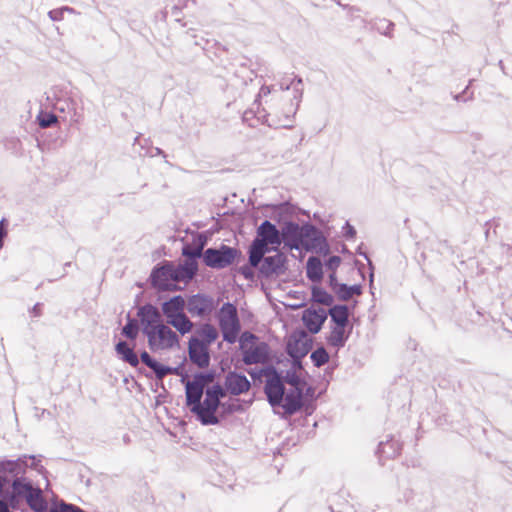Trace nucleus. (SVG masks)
<instances>
[{
	"instance_id": "34",
	"label": "nucleus",
	"mask_w": 512,
	"mask_h": 512,
	"mask_svg": "<svg viewBox=\"0 0 512 512\" xmlns=\"http://www.w3.org/2000/svg\"><path fill=\"white\" fill-rule=\"evenodd\" d=\"M311 300L315 303L322 304L325 306H331L334 302L333 296L330 293H328L325 289L319 286H312Z\"/></svg>"
},
{
	"instance_id": "40",
	"label": "nucleus",
	"mask_w": 512,
	"mask_h": 512,
	"mask_svg": "<svg viewBox=\"0 0 512 512\" xmlns=\"http://www.w3.org/2000/svg\"><path fill=\"white\" fill-rule=\"evenodd\" d=\"M283 384L287 383L293 386V389L303 388L305 385V381H303L297 374L295 370H287L285 376H282Z\"/></svg>"
},
{
	"instance_id": "5",
	"label": "nucleus",
	"mask_w": 512,
	"mask_h": 512,
	"mask_svg": "<svg viewBox=\"0 0 512 512\" xmlns=\"http://www.w3.org/2000/svg\"><path fill=\"white\" fill-rule=\"evenodd\" d=\"M226 395L227 391L225 387H222L219 383L205 389V399L199 418L202 425H216L219 423L216 412L221 405V398H224Z\"/></svg>"
},
{
	"instance_id": "44",
	"label": "nucleus",
	"mask_w": 512,
	"mask_h": 512,
	"mask_svg": "<svg viewBox=\"0 0 512 512\" xmlns=\"http://www.w3.org/2000/svg\"><path fill=\"white\" fill-rule=\"evenodd\" d=\"M73 13L74 9L68 6H64L58 9H53L48 12V16L52 21H61L64 18V13Z\"/></svg>"
},
{
	"instance_id": "15",
	"label": "nucleus",
	"mask_w": 512,
	"mask_h": 512,
	"mask_svg": "<svg viewBox=\"0 0 512 512\" xmlns=\"http://www.w3.org/2000/svg\"><path fill=\"white\" fill-rule=\"evenodd\" d=\"M137 316L142 326V333L145 336L154 330L157 325L163 324L161 312L151 303L140 306L137 311Z\"/></svg>"
},
{
	"instance_id": "37",
	"label": "nucleus",
	"mask_w": 512,
	"mask_h": 512,
	"mask_svg": "<svg viewBox=\"0 0 512 512\" xmlns=\"http://www.w3.org/2000/svg\"><path fill=\"white\" fill-rule=\"evenodd\" d=\"M362 293L361 285H352L348 286L346 284H341L339 286L336 295L341 301H348L353 295H360Z\"/></svg>"
},
{
	"instance_id": "28",
	"label": "nucleus",
	"mask_w": 512,
	"mask_h": 512,
	"mask_svg": "<svg viewBox=\"0 0 512 512\" xmlns=\"http://www.w3.org/2000/svg\"><path fill=\"white\" fill-rule=\"evenodd\" d=\"M306 276L313 283H320L323 279V264L320 258L311 256L306 262Z\"/></svg>"
},
{
	"instance_id": "18",
	"label": "nucleus",
	"mask_w": 512,
	"mask_h": 512,
	"mask_svg": "<svg viewBox=\"0 0 512 512\" xmlns=\"http://www.w3.org/2000/svg\"><path fill=\"white\" fill-rule=\"evenodd\" d=\"M312 348V340L302 331L299 337L292 335L287 342L286 352L291 358H304Z\"/></svg>"
},
{
	"instance_id": "6",
	"label": "nucleus",
	"mask_w": 512,
	"mask_h": 512,
	"mask_svg": "<svg viewBox=\"0 0 512 512\" xmlns=\"http://www.w3.org/2000/svg\"><path fill=\"white\" fill-rule=\"evenodd\" d=\"M218 322L223 340L235 343L241 329L236 306L230 302L224 303L218 312Z\"/></svg>"
},
{
	"instance_id": "60",
	"label": "nucleus",
	"mask_w": 512,
	"mask_h": 512,
	"mask_svg": "<svg viewBox=\"0 0 512 512\" xmlns=\"http://www.w3.org/2000/svg\"><path fill=\"white\" fill-rule=\"evenodd\" d=\"M302 358H292V369L291 370H298L302 369Z\"/></svg>"
},
{
	"instance_id": "52",
	"label": "nucleus",
	"mask_w": 512,
	"mask_h": 512,
	"mask_svg": "<svg viewBox=\"0 0 512 512\" xmlns=\"http://www.w3.org/2000/svg\"><path fill=\"white\" fill-rule=\"evenodd\" d=\"M20 499L14 492L11 491V493L8 495V502L9 508H17L20 502Z\"/></svg>"
},
{
	"instance_id": "42",
	"label": "nucleus",
	"mask_w": 512,
	"mask_h": 512,
	"mask_svg": "<svg viewBox=\"0 0 512 512\" xmlns=\"http://www.w3.org/2000/svg\"><path fill=\"white\" fill-rule=\"evenodd\" d=\"M37 120L41 128L51 127L58 121L57 116L55 114L42 112L37 116Z\"/></svg>"
},
{
	"instance_id": "64",
	"label": "nucleus",
	"mask_w": 512,
	"mask_h": 512,
	"mask_svg": "<svg viewBox=\"0 0 512 512\" xmlns=\"http://www.w3.org/2000/svg\"><path fill=\"white\" fill-rule=\"evenodd\" d=\"M0 512H10L9 505L4 500H0Z\"/></svg>"
},
{
	"instance_id": "27",
	"label": "nucleus",
	"mask_w": 512,
	"mask_h": 512,
	"mask_svg": "<svg viewBox=\"0 0 512 512\" xmlns=\"http://www.w3.org/2000/svg\"><path fill=\"white\" fill-rule=\"evenodd\" d=\"M115 351L118 357L125 363H128L132 367H137L139 365V357L131 348L126 341H119L115 345Z\"/></svg>"
},
{
	"instance_id": "35",
	"label": "nucleus",
	"mask_w": 512,
	"mask_h": 512,
	"mask_svg": "<svg viewBox=\"0 0 512 512\" xmlns=\"http://www.w3.org/2000/svg\"><path fill=\"white\" fill-rule=\"evenodd\" d=\"M203 247L204 242L199 243L198 245L184 244L182 248V255L186 257L185 260L198 263L197 259L203 258Z\"/></svg>"
},
{
	"instance_id": "21",
	"label": "nucleus",
	"mask_w": 512,
	"mask_h": 512,
	"mask_svg": "<svg viewBox=\"0 0 512 512\" xmlns=\"http://www.w3.org/2000/svg\"><path fill=\"white\" fill-rule=\"evenodd\" d=\"M305 228L301 226H282L281 243L290 249L303 248Z\"/></svg>"
},
{
	"instance_id": "10",
	"label": "nucleus",
	"mask_w": 512,
	"mask_h": 512,
	"mask_svg": "<svg viewBox=\"0 0 512 512\" xmlns=\"http://www.w3.org/2000/svg\"><path fill=\"white\" fill-rule=\"evenodd\" d=\"M150 282L160 292L178 290L179 287L174 282L173 262L163 261L155 266L150 274Z\"/></svg>"
},
{
	"instance_id": "46",
	"label": "nucleus",
	"mask_w": 512,
	"mask_h": 512,
	"mask_svg": "<svg viewBox=\"0 0 512 512\" xmlns=\"http://www.w3.org/2000/svg\"><path fill=\"white\" fill-rule=\"evenodd\" d=\"M342 262V259L338 255H333L329 257V259L325 262V267L327 270L331 271V273H336L337 269L339 268L340 264Z\"/></svg>"
},
{
	"instance_id": "14",
	"label": "nucleus",
	"mask_w": 512,
	"mask_h": 512,
	"mask_svg": "<svg viewBox=\"0 0 512 512\" xmlns=\"http://www.w3.org/2000/svg\"><path fill=\"white\" fill-rule=\"evenodd\" d=\"M305 228L303 248L306 251H315L316 253L328 255L329 245L325 236L317 229V226H301Z\"/></svg>"
},
{
	"instance_id": "17",
	"label": "nucleus",
	"mask_w": 512,
	"mask_h": 512,
	"mask_svg": "<svg viewBox=\"0 0 512 512\" xmlns=\"http://www.w3.org/2000/svg\"><path fill=\"white\" fill-rule=\"evenodd\" d=\"M224 387L231 395L238 396L247 393L251 388V383L244 374L229 371L225 375Z\"/></svg>"
},
{
	"instance_id": "33",
	"label": "nucleus",
	"mask_w": 512,
	"mask_h": 512,
	"mask_svg": "<svg viewBox=\"0 0 512 512\" xmlns=\"http://www.w3.org/2000/svg\"><path fill=\"white\" fill-rule=\"evenodd\" d=\"M167 324L173 326L181 335L189 333L193 327V323L184 312L168 320Z\"/></svg>"
},
{
	"instance_id": "24",
	"label": "nucleus",
	"mask_w": 512,
	"mask_h": 512,
	"mask_svg": "<svg viewBox=\"0 0 512 512\" xmlns=\"http://www.w3.org/2000/svg\"><path fill=\"white\" fill-rule=\"evenodd\" d=\"M174 282L189 283L198 272V263L184 260L177 266L173 263Z\"/></svg>"
},
{
	"instance_id": "8",
	"label": "nucleus",
	"mask_w": 512,
	"mask_h": 512,
	"mask_svg": "<svg viewBox=\"0 0 512 512\" xmlns=\"http://www.w3.org/2000/svg\"><path fill=\"white\" fill-rule=\"evenodd\" d=\"M149 349L153 352L169 350L179 345V336L166 324L157 325L146 335Z\"/></svg>"
},
{
	"instance_id": "48",
	"label": "nucleus",
	"mask_w": 512,
	"mask_h": 512,
	"mask_svg": "<svg viewBox=\"0 0 512 512\" xmlns=\"http://www.w3.org/2000/svg\"><path fill=\"white\" fill-rule=\"evenodd\" d=\"M394 23L386 20L381 19L379 20V23L376 26V29L383 33L384 35H389L390 31L393 29Z\"/></svg>"
},
{
	"instance_id": "26",
	"label": "nucleus",
	"mask_w": 512,
	"mask_h": 512,
	"mask_svg": "<svg viewBox=\"0 0 512 512\" xmlns=\"http://www.w3.org/2000/svg\"><path fill=\"white\" fill-rule=\"evenodd\" d=\"M400 450L401 444L393 437H390L386 441H381L379 443L376 454L379 457L380 463L383 464V460L393 459L398 456Z\"/></svg>"
},
{
	"instance_id": "1",
	"label": "nucleus",
	"mask_w": 512,
	"mask_h": 512,
	"mask_svg": "<svg viewBox=\"0 0 512 512\" xmlns=\"http://www.w3.org/2000/svg\"><path fill=\"white\" fill-rule=\"evenodd\" d=\"M254 224L263 218L260 224H310L311 217L308 211L299 208L290 201L279 204H263L251 215Z\"/></svg>"
},
{
	"instance_id": "62",
	"label": "nucleus",
	"mask_w": 512,
	"mask_h": 512,
	"mask_svg": "<svg viewBox=\"0 0 512 512\" xmlns=\"http://www.w3.org/2000/svg\"><path fill=\"white\" fill-rule=\"evenodd\" d=\"M271 92V88L268 86H262L258 94L259 97L267 96Z\"/></svg>"
},
{
	"instance_id": "23",
	"label": "nucleus",
	"mask_w": 512,
	"mask_h": 512,
	"mask_svg": "<svg viewBox=\"0 0 512 512\" xmlns=\"http://www.w3.org/2000/svg\"><path fill=\"white\" fill-rule=\"evenodd\" d=\"M280 406L289 416L298 412L303 406V388L291 389L285 393Z\"/></svg>"
},
{
	"instance_id": "19",
	"label": "nucleus",
	"mask_w": 512,
	"mask_h": 512,
	"mask_svg": "<svg viewBox=\"0 0 512 512\" xmlns=\"http://www.w3.org/2000/svg\"><path fill=\"white\" fill-rule=\"evenodd\" d=\"M326 319L327 312L322 308L317 310L310 307L303 311L302 321L307 330L312 334H316L321 330Z\"/></svg>"
},
{
	"instance_id": "32",
	"label": "nucleus",
	"mask_w": 512,
	"mask_h": 512,
	"mask_svg": "<svg viewBox=\"0 0 512 512\" xmlns=\"http://www.w3.org/2000/svg\"><path fill=\"white\" fill-rule=\"evenodd\" d=\"M346 327L334 326L331 329L330 335L327 337V342L330 346L341 348L345 346L348 335L345 333Z\"/></svg>"
},
{
	"instance_id": "13",
	"label": "nucleus",
	"mask_w": 512,
	"mask_h": 512,
	"mask_svg": "<svg viewBox=\"0 0 512 512\" xmlns=\"http://www.w3.org/2000/svg\"><path fill=\"white\" fill-rule=\"evenodd\" d=\"M286 256L278 252L272 256H263L262 261L258 265L259 275L261 278L269 279L273 275L279 276L286 271Z\"/></svg>"
},
{
	"instance_id": "29",
	"label": "nucleus",
	"mask_w": 512,
	"mask_h": 512,
	"mask_svg": "<svg viewBox=\"0 0 512 512\" xmlns=\"http://www.w3.org/2000/svg\"><path fill=\"white\" fill-rule=\"evenodd\" d=\"M27 505L35 512H47V501L43 497L42 490L39 487L34 489L26 497Z\"/></svg>"
},
{
	"instance_id": "2",
	"label": "nucleus",
	"mask_w": 512,
	"mask_h": 512,
	"mask_svg": "<svg viewBox=\"0 0 512 512\" xmlns=\"http://www.w3.org/2000/svg\"><path fill=\"white\" fill-rule=\"evenodd\" d=\"M281 244V234L277 226H258L256 237L248 250V261L251 266L258 267L263 256L272 250H277Z\"/></svg>"
},
{
	"instance_id": "45",
	"label": "nucleus",
	"mask_w": 512,
	"mask_h": 512,
	"mask_svg": "<svg viewBox=\"0 0 512 512\" xmlns=\"http://www.w3.org/2000/svg\"><path fill=\"white\" fill-rule=\"evenodd\" d=\"M302 78L300 77H297L295 76L293 79H292V85H293V89H294V92H295V95H294V98L297 100V104H296V107L295 109L297 110V107L299 105V102L302 98V94H303V89H302ZM292 106L294 108V106L292 104L289 105V107Z\"/></svg>"
},
{
	"instance_id": "61",
	"label": "nucleus",
	"mask_w": 512,
	"mask_h": 512,
	"mask_svg": "<svg viewBox=\"0 0 512 512\" xmlns=\"http://www.w3.org/2000/svg\"><path fill=\"white\" fill-rule=\"evenodd\" d=\"M6 236H7L6 226H0V249L3 246V241H4Z\"/></svg>"
},
{
	"instance_id": "50",
	"label": "nucleus",
	"mask_w": 512,
	"mask_h": 512,
	"mask_svg": "<svg viewBox=\"0 0 512 512\" xmlns=\"http://www.w3.org/2000/svg\"><path fill=\"white\" fill-rule=\"evenodd\" d=\"M329 286L333 290V292L336 294L338 291L339 286H341L342 283H339L337 280L336 273H330L328 277Z\"/></svg>"
},
{
	"instance_id": "3",
	"label": "nucleus",
	"mask_w": 512,
	"mask_h": 512,
	"mask_svg": "<svg viewBox=\"0 0 512 512\" xmlns=\"http://www.w3.org/2000/svg\"><path fill=\"white\" fill-rule=\"evenodd\" d=\"M41 458V455H23L16 460H2L0 461V474L3 475V480L6 482L26 478L25 474L29 467L43 474L46 470L41 465Z\"/></svg>"
},
{
	"instance_id": "11",
	"label": "nucleus",
	"mask_w": 512,
	"mask_h": 512,
	"mask_svg": "<svg viewBox=\"0 0 512 512\" xmlns=\"http://www.w3.org/2000/svg\"><path fill=\"white\" fill-rule=\"evenodd\" d=\"M217 302L211 295L197 293L191 295L186 302V309L193 317L205 318L215 310Z\"/></svg>"
},
{
	"instance_id": "20",
	"label": "nucleus",
	"mask_w": 512,
	"mask_h": 512,
	"mask_svg": "<svg viewBox=\"0 0 512 512\" xmlns=\"http://www.w3.org/2000/svg\"><path fill=\"white\" fill-rule=\"evenodd\" d=\"M242 361L246 365L267 363L269 361V345L266 342H260L254 347L245 349Z\"/></svg>"
},
{
	"instance_id": "59",
	"label": "nucleus",
	"mask_w": 512,
	"mask_h": 512,
	"mask_svg": "<svg viewBox=\"0 0 512 512\" xmlns=\"http://www.w3.org/2000/svg\"><path fill=\"white\" fill-rule=\"evenodd\" d=\"M169 370L168 371V375L171 374V375H178V376H184L185 374L183 373L181 367H170L169 366Z\"/></svg>"
},
{
	"instance_id": "63",
	"label": "nucleus",
	"mask_w": 512,
	"mask_h": 512,
	"mask_svg": "<svg viewBox=\"0 0 512 512\" xmlns=\"http://www.w3.org/2000/svg\"><path fill=\"white\" fill-rule=\"evenodd\" d=\"M280 85V89L283 90V91H287L290 89V86L292 85V80L290 82H287V81H281L279 83Z\"/></svg>"
},
{
	"instance_id": "31",
	"label": "nucleus",
	"mask_w": 512,
	"mask_h": 512,
	"mask_svg": "<svg viewBox=\"0 0 512 512\" xmlns=\"http://www.w3.org/2000/svg\"><path fill=\"white\" fill-rule=\"evenodd\" d=\"M11 489L19 498L26 499L27 495L34 489V486L28 478H20L12 480Z\"/></svg>"
},
{
	"instance_id": "56",
	"label": "nucleus",
	"mask_w": 512,
	"mask_h": 512,
	"mask_svg": "<svg viewBox=\"0 0 512 512\" xmlns=\"http://www.w3.org/2000/svg\"><path fill=\"white\" fill-rule=\"evenodd\" d=\"M247 373L252 377L253 380H260L263 377L262 369H248Z\"/></svg>"
},
{
	"instance_id": "25",
	"label": "nucleus",
	"mask_w": 512,
	"mask_h": 512,
	"mask_svg": "<svg viewBox=\"0 0 512 512\" xmlns=\"http://www.w3.org/2000/svg\"><path fill=\"white\" fill-rule=\"evenodd\" d=\"M186 307V301L183 296L176 295L170 298L169 300L162 303L161 309L162 313L166 316L167 321L173 317H177L178 315L184 312Z\"/></svg>"
},
{
	"instance_id": "47",
	"label": "nucleus",
	"mask_w": 512,
	"mask_h": 512,
	"mask_svg": "<svg viewBox=\"0 0 512 512\" xmlns=\"http://www.w3.org/2000/svg\"><path fill=\"white\" fill-rule=\"evenodd\" d=\"M261 369L263 372V376H265L267 379L277 380V379L282 378L281 373L273 365L265 366Z\"/></svg>"
},
{
	"instance_id": "49",
	"label": "nucleus",
	"mask_w": 512,
	"mask_h": 512,
	"mask_svg": "<svg viewBox=\"0 0 512 512\" xmlns=\"http://www.w3.org/2000/svg\"><path fill=\"white\" fill-rule=\"evenodd\" d=\"M252 268H254V267L251 266L250 264L244 265V266L240 267L239 272L243 275V277L246 280H253L254 272H253Z\"/></svg>"
},
{
	"instance_id": "57",
	"label": "nucleus",
	"mask_w": 512,
	"mask_h": 512,
	"mask_svg": "<svg viewBox=\"0 0 512 512\" xmlns=\"http://www.w3.org/2000/svg\"><path fill=\"white\" fill-rule=\"evenodd\" d=\"M257 339V337L251 333V332H244L242 335H241V338H240V342H241V348H243V342L244 341H252V340H255Z\"/></svg>"
},
{
	"instance_id": "36",
	"label": "nucleus",
	"mask_w": 512,
	"mask_h": 512,
	"mask_svg": "<svg viewBox=\"0 0 512 512\" xmlns=\"http://www.w3.org/2000/svg\"><path fill=\"white\" fill-rule=\"evenodd\" d=\"M199 334L202 337V339H200V342H202V344L207 347H209L218 338L217 329L209 323H205L202 325Z\"/></svg>"
},
{
	"instance_id": "51",
	"label": "nucleus",
	"mask_w": 512,
	"mask_h": 512,
	"mask_svg": "<svg viewBox=\"0 0 512 512\" xmlns=\"http://www.w3.org/2000/svg\"><path fill=\"white\" fill-rule=\"evenodd\" d=\"M335 2L341 6L342 8L346 9L348 11V15L351 19H354L356 16H355V13H358L360 11V9L358 7H355V6H349V5H343L339 0H335Z\"/></svg>"
},
{
	"instance_id": "7",
	"label": "nucleus",
	"mask_w": 512,
	"mask_h": 512,
	"mask_svg": "<svg viewBox=\"0 0 512 512\" xmlns=\"http://www.w3.org/2000/svg\"><path fill=\"white\" fill-rule=\"evenodd\" d=\"M224 205L217 212V218L212 216L216 220V224H227L229 221L226 217L231 216L233 219L231 222H245L246 218V204L243 198H240L237 194L233 193L223 199Z\"/></svg>"
},
{
	"instance_id": "39",
	"label": "nucleus",
	"mask_w": 512,
	"mask_h": 512,
	"mask_svg": "<svg viewBox=\"0 0 512 512\" xmlns=\"http://www.w3.org/2000/svg\"><path fill=\"white\" fill-rule=\"evenodd\" d=\"M310 358L314 366L319 368L329 361V354L326 351V349L323 346H321L311 353Z\"/></svg>"
},
{
	"instance_id": "16",
	"label": "nucleus",
	"mask_w": 512,
	"mask_h": 512,
	"mask_svg": "<svg viewBox=\"0 0 512 512\" xmlns=\"http://www.w3.org/2000/svg\"><path fill=\"white\" fill-rule=\"evenodd\" d=\"M188 356L190 362L199 369H206L210 365L209 347L203 345L197 337H191L188 342Z\"/></svg>"
},
{
	"instance_id": "54",
	"label": "nucleus",
	"mask_w": 512,
	"mask_h": 512,
	"mask_svg": "<svg viewBox=\"0 0 512 512\" xmlns=\"http://www.w3.org/2000/svg\"><path fill=\"white\" fill-rule=\"evenodd\" d=\"M29 313L33 316V317H40L42 316V304L41 303H36L30 310H29Z\"/></svg>"
},
{
	"instance_id": "4",
	"label": "nucleus",
	"mask_w": 512,
	"mask_h": 512,
	"mask_svg": "<svg viewBox=\"0 0 512 512\" xmlns=\"http://www.w3.org/2000/svg\"><path fill=\"white\" fill-rule=\"evenodd\" d=\"M296 113V109L290 106L286 111L280 112L273 109L270 112L265 110L255 112L253 109L246 110L243 113V121L248 123L250 126L255 124L251 122L254 118L257 121L266 123L270 127L274 128H291L293 126V118Z\"/></svg>"
},
{
	"instance_id": "22",
	"label": "nucleus",
	"mask_w": 512,
	"mask_h": 512,
	"mask_svg": "<svg viewBox=\"0 0 512 512\" xmlns=\"http://www.w3.org/2000/svg\"><path fill=\"white\" fill-rule=\"evenodd\" d=\"M264 392L267 400L272 407L280 406L283 402L285 395V386L283 384V378L273 380L266 379Z\"/></svg>"
},
{
	"instance_id": "12",
	"label": "nucleus",
	"mask_w": 512,
	"mask_h": 512,
	"mask_svg": "<svg viewBox=\"0 0 512 512\" xmlns=\"http://www.w3.org/2000/svg\"><path fill=\"white\" fill-rule=\"evenodd\" d=\"M181 382L185 385L186 405L190 407V411L195 414L199 420L203 404L201 399L205 392V388L195 379L188 380V375L186 373L182 376Z\"/></svg>"
},
{
	"instance_id": "30",
	"label": "nucleus",
	"mask_w": 512,
	"mask_h": 512,
	"mask_svg": "<svg viewBox=\"0 0 512 512\" xmlns=\"http://www.w3.org/2000/svg\"><path fill=\"white\" fill-rule=\"evenodd\" d=\"M328 314L332 322L335 323V326L346 327L349 323V309L347 305H334L328 310Z\"/></svg>"
},
{
	"instance_id": "58",
	"label": "nucleus",
	"mask_w": 512,
	"mask_h": 512,
	"mask_svg": "<svg viewBox=\"0 0 512 512\" xmlns=\"http://www.w3.org/2000/svg\"><path fill=\"white\" fill-rule=\"evenodd\" d=\"M358 253H359L361 256H363V257L368 261V265H369L370 270H371V272H370V286H371V285H372V283H373V277H374V274H373V264H372L371 260L369 259V257H368V255H367V253H365V252H360V251H359Z\"/></svg>"
},
{
	"instance_id": "53",
	"label": "nucleus",
	"mask_w": 512,
	"mask_h": 512,
	"mask_svg": "<svg viewBox=\"0 0 512 512\" xmlns=\"http://www.w3.org/2000/svg\"><path fill=\"white\" fill-rule=\"evenodd\" d=\"M140 359L147 367H149L156 360L153 357H151L147 351H143L140 353Z\"/></svg>"
},
{
	"instance_id": "38",
	"label": "nucleus",
	"mask_w": 512,
	"mask_h": 512,
	"mask_svg": "<svg viewBox=\"0 0 512 512\" xmlns=\"http://www.w3.org/2000/svg\"><path fill=\"white\" fill-rule=\"evenodd\" d=\"M139 333V322L135 318H131L127 315V323L122 328L121 334L128 339L135 340Z\"/></svg>"
},
{
	"instance_id": "55",
	"label": "nucleus",
	"mask_w": 512,
	"mask_h": 512,
	"mask_svg": "<svg viewBox=\"0 0 512 512\" xmlns=\"http://www.w3.org/2000/svg\"><path fill=\"white\" fill-rule=\"evenodd\" d=\"M145 154L149 155L150 157L154 156H163L166 157L164 151L158 147H152L147 151Z\"/></svg>"
},
{
	"instance_id": "9",
	"label": "nucleus",
	"mask_w": 512,
	"mask_h": 512,
	"mask_svg": "<svg viewBox=\"0 0 512 512\" xmlns=\"http://www.w3.org/2000/svg\"><path fill=\"white\" fill-rule=\"evenodd\" d=\"M238 254V249L223 244L219 248L206 249L203 252V262L212 269H224L235 261Z\"/></svg>"
},
{
	"instance_id": "41",
	"label": "nucleus",
	"mask_w": 512,
	"mask_h": 512,
	"mask_svg": "<svg viewBox=\"0 0 512 512\" xmlns=\"http://www.w3.org/2000/svg\"><path fill=\"white\" fill-rule=\"evenodd\" d=\"M216 378L215 370H209L206 372H198L194 374L193 379H195L200 385L204 388L208 386L210 383L214 382Z\"/></svg>"
},
{
	"instance_id": "43",
	"label": "nucleus",
	"mask_w": 512,
	"mask_h": 512,
	"mask_svg": "<svg viewBox=\"0 0 512 512\" xmlns=\"http://www.w3.org/2000/svg\"><path fill=\"white\" fill-rule=\"evenodd\" d=\"M149 368L155 373V376L158 380H162L165 376L168 375L169 366L163 365L155 360Z\"/></svg>"
}]
</instances>
